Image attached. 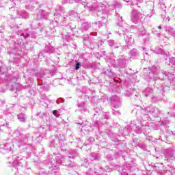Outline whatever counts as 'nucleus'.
<instances>
[{
  "instance_id": "1",
  "label": "nucleus",
  "mask_w": 175,
  "mask_h": 175,
  "mask_svg": "<svg viewBox=\"0 0 175 175\" xmlns=\"http://www.w3.org/2000/svg\"><path fill=\"white\" fill-rule=\"evenodd\" d=\"M18 118L19 121H21V122H24V121H25V118L24 117V115H23V114L18 115Z\"/></svg>"
},
{
  "instance_id": "2",
  "label": "nucleus",
  "mask_w": 175,
  "mask_h": 175,
  "mask_svg": "<svg viewBox=\"0 0 175 175\" xmlns=\"http://www.w3.org/2000/svg\"><path fill=\"white\" fill-rule=\"evenodd\" d=\"M81 66V64L80 63H77L75 67L76 70H79V69H80Z\"/></svg>"
},
{
  "instance_id": "3",
  "label": "nucleus",
  "mask_w": 175,
  "mask_h": 175,
  "mask_svg": "<svg viewBox=\"0 0 175 175\" xmlns=\"http://www.w3.org/2000/svg\"><path fill=\"white\" fill-rule=\"evenodd\" d=\"M57 110L53 111V114L57 117Z\"/></svg>"
},
{
  "instance_id": "4",
  "label": "nucleus",
  "mask_w": 175,
  "mask_h": 175,
  "mask_svg": "<svg viewBox=\"0 0 175 175\" xmlns=\"http://www.w3.org/2000/svg\"><path fill=\"white\" fill-rule=\"evenodd\" d=\"M158 28H159V29H161V26H159Z\"/></svg>"
}]
</instances>
